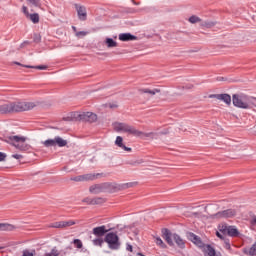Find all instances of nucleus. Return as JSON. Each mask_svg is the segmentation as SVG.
<instances>
[{
	"label": "nucleus",
	"mask_w": 256,
	"mask_h": 256,
	"mask_svg": "<svg viewBox=\"0 0 256 256\" xmlns=\"http://www.w3.org/2000/svg\"><path fill=\"white\" fill-rule=\"evenodd\" d=\"M82 203H87V205H93V198L86 197L82 200Z\"/></svg>",
	"instance_id": "a18cd8bd"
},
{
	"label": "nucleus",
	"mask_w": 256,
	"mask_h": 256,
	"mask_svg": "<svg viewBox=\"0 0 256 256\" xmlns=\"http://www.w3.org/2000/svg\"><path fill=\"white\" fill-rule=\"evenodd\" d=\"M7 159V154L5 152H0V163Z\"/></svg>",
	"instance_id": "49530a36"
},
{
	"label": "nucleus",
	"mask_w": 256,
	"mask_h": 256,
	"mask_svg": "<svg viewBox=\"0 0 256 256\" xmlns=\"http://www.w3.org/2000/svg\"><path fill=\"white\" fill-rule=\"evenodd\" d=\"M12 113H23V111H31L36 107L33 102H10Z\"/></svg>",
	"instance_id": "39448f33"
},
{
	"label": "nucleus",
	"mask_w": 256,
	"mask_h": 256,
	"mask_svg": "<svg viewBox=\"0 0 256 256\" xmlns=\"http://www.w3.org/2000/svg\"><path fill=\"white\" fill-rule=\"evenodd\" d=\"M104 193H117V191H121V185L115 182H104Z\"/></svg>",
	"instance_id": "9b49d317"
},
{
	"label": "nucleus",
	"mask_w": 256,
	"mask_h": 256,
	"mask_svg": "<svg viewBox=\"0 0 256 256\" xmlns=\"http://www.w3.org/2000/svg\"><path fill=\"white\" fill-rule=\"evenodd\" d=\"M50 227L52 229H63V221L53 222L52 224H50Z\"/></svg>",
	"instance_id": "4c0bfd02"
},
{
	"label": "nucleus",
	"mask_w": 256,
	"mask_h": 256,
	"mask_svg": "<svg viewBox=\"0 0 256 256\" xmlns=\"http://www.w3.org/2000/svg\"><path fill=\"white\" fill-rule=\"evenodd\" d=\"M105 45L108 47V49H112L113 47L118 46L117 41L113 40V38H106Z\"/></svg>",
	"instance_id": "bb28decb"
},
{
	"label": "nucleus",
	"mask_w": 256,
	"mask_h": 256,
	"mask_svg": "<svg viewBox=\"0 0 256 256\" xmlns=\"http://www.w3.org/2000/svg\"><path fill=\"white\" fill-rule=\"evenodd\" d=\"M168 133H169L168 130H163V131L160 132V135H167Z\"/></svg>",
	"instance_id": "13d9d810"
},
{
	"label": "nucleus",
	"mask_w": 256,
	"mask_h": 256,
	"mask_svg": "<svg viewBox=\"0 0 256 256\" xmlns=\"http://www.w3.org/2000/svg\"><path fill=\"white\" fill-rule=\"evenodd\" d=\"M232 103L234 107H237L238 109H253V107L255 106V103L253 102V98L243 93L233 94Z\"/></svg>",
	"instance_id": "f257e3e1"
},
{
	"label": "nucleus",
	"mask_w": 256,
	"mask_h": 256,
	"mask_svg": "<svg viewBox=\"0 0 256 256\" xmlns=\"http://www.w3.org/2000/svg\"><path fill=\"white\" fill-rule=\"evenodd\" d=\"M99 177H103V173L84 174L83 175L84 181H95V179H99Z\"/></svg>",
	"instance_id": "4be33fe9"
},
{
	"label": "nucleus",
	"mask_w": 256,
	"mask_h": 256,
	"mask_svg": "<svg viewBox=\"0 0 256 256\" xmlns=\"http://www.w3.org/2000/svg\"><path fill=\"white\" fill-rule=\"evenodd\" d=\"M64 119V121H71V118H69V117H66V118H63Z\"/></svg>",
	"instance_id": "680f3d73"
},
{
	"label": "nucleus",
	"mask_w": 256,
	"mask_h": 256,
	"mask_svg": "<svg viewBox=\"0 0 256 256\" xmlns=\"http://www.w3.org/2000/svg\"><path fill=\"white\" fill-rule=\"evenodd\" d=\"M33 43H41V34L39 33L33 34Z\"/></svg>",
	"instance_id": "a19ab883"
},
{
	"label": "nucleus",
	"mask_w": 256,
	"mask_h": 256,
	"mask_svg": "<svg viewBox=\"0 0 256 256\" xmlns=\"http://www.w3.org/2000/svg\"><path fill=\"white\" fill-rule=\"evenodd\" d=\"M115 131H123V133H129V135H133L134 137H141V135L144 137H151V135H153V132L144 133L143 131H139L135 129V127L125 123H117L115 126Z\"/></svg>",
	"instance_id": "f03ea898"
},
{
	"label": "nucleus",
	"mask_w": 256,
	"mask_h": 256,
	"mask_svg": "<svg viewBox=\"0 0 256 256\" xmlns=\"http://www.w3.org/2000/svg\"><path fill=\"white\" fill-rule=\"evenodd\" d=\"M105 201L107 200L103 197H95V198H92V205H103Z\"/></svg>",
	"instance_id": "cd10ccee"
},
{
	"label": "nucleus",
	"mask_w": 256,
	"mask_h": 256,
	"mask_svg": "<svg viewBox=\"0 0 256 256\" xmlns=\"http://www.w3.org/2000/svg\"><path fill=\"white\" fill-rule=\"evenodd\" d=\"M89 192L92 193V195H99V193H105L103 183L90 186Z\"/></svg>",
	"instance_id": "2eb2a0df"
},
{
	"label": "nucleus",
	"mask_w": 256,
	"mask_h": 256,
	"mask_svg": "<svg viewBox=\"0 0 256 256\" xmlns=\"http://www.w3.org/2000/svg\"><path fill=\"white\" fill-rule=\"evenodd\" d=\"M216 81H227L225 77H217Z\"/></svg>",
	"instance_id": "6e6d98bb"
},
{
	"label": "nucleus",
	"mask_w": 256,
	"mask_h": 256,
	"mask_svg": "<svg viewBox=\"0 0 256 256\" xmlns=\"http://www.w3.org/2000/svg\"><path fill=\"white\" fill-rule=\"evenodd\" d=\"M104 241L112 251H119L121 249V241L117 232H108L104 237Z\"/></svg>",
	"instance_id": "7ed1b4c3"
},
{
	"label": "nucleus",
	"mask_w": 256,
	"mask_h": 256,
	"mask_svg": "<svg viewBox=\"0 0 256 256\" xmlns=\"http://www.w3.org/2000/svg\"><path fill=\"white\" fill-rule=\"evenodd\" d=\"M201 27H205L206 29H211V27H215L217 25L216 22L213 21H203L201 22Z\"/></svg>",
	"instance_id": "c85d7f7f"
},
{
	"label": "nucleus",
	"mask_w": 256,
	"mask_h": 256,
	"mask_svg": "<svg viewBox=\"0 0 256 256\" xmlns=\"http://www.w3.org/2000/svg\"><path fill=\"white\" fill-rule=\"evenodd\" d=\"M42 145L44 147H67V140L56 136L54 139H47L44 142H42Z\"/></svg>",
	"instance_id": "0eeeda50"
},
{
	"label": "nucleus",
	"mask_w": 256,
	"mask_h": 256,
	"mask_svg": "<svg viewBox=\"0 0 256 256\" xmlns=\"http://www.w3.org/2000/svg\"><path fill=\"white\" fill-rule=\"evenodd\" d=\"M110 109H117V104H109Z\"/></svg>",
	"instance_id": "4d7b16f0"
},
{
	"label": "nucleus",
	"mask_w": 256,
	"mask_h": 256,
	"mask_svg": "<svg viewBox=\"0 0 256 256\" xmlns=\"http://www.w3.org/2000/svg\"><path fill=\"white\" fill-rule=\"evenodd\" d=\"M0 113L1 115H8L10 113H13L11 108V102L0 105Z\"/></svg>",
	"instance_id": "412c9836"
},
{
	"label": "nucleus",
	"mask_w": 256,
	"mask_h": 256,
	"mask_svg": "<svg viewBox=\"0 0 256 256\" xmlns=\"http://www.w3.org/2000/svg\"><path fill=\"white\" fill-rule=\"evenodd\" d=\"M73 225H76V222L73 220H68V221H62V227L63 229L67 227H73Z\"/></svg>",
	"instance_id": "e433bc0d"
},
{
	"label": "nucleus",
	"mask_w": 256,
	"mask_h": 256,
	"mask_svg": "<svg viewBox=\"0 0 256 256\" xmlns=\"http://www.w3.org/2000/svg\"><path fill=\"white\" fill-rule=\"evenodd\" d=\"M115 145L117 147H120V149L127 151L128 153H131V151H132V149L130 147L125 146V144L123 143V137H121V136L116 137Z\"/></svg>",
	"instance_id": "6ab92c4d"
},
{
	"label": "nucleus",
	"mask_w": 256,
	"mask_h": 256,
	"mask_svg": "<svg viewBox=\"0 0 256 256\" xmlns=\"http://www.w3.org/2000/svg\"><path fill=\"white\" fill-rule=\"evenodd\" d=\"M186 237H187L188 241H191V243L196 245V247H198L199 249H203V247H205L203 240L197 234H195L193 232H187Z\"/></svg>",
	"instance_id": "9d476101"
},
{
	"label": "nucleus",
	"mask_w": 256,
	"mask_h": 256,
	"mask_svg": "<svg viewBox=\"0 0 256 256\" xmlns=\"http://www.w3.org/2000/svg\"><path fill=\"white\" fill-rule=\"evenodd\" d=\"M250 225H252V227H255L256 225V216L253 215L252 218L250 219Z\"/></svg>",
	"instance_id": "8fccbe9b"
},
{
	"label": "nucleus",
	"mask_w": 256,
	"mask_h": 256,
	"mask_svg": "<svg viewBox=\"0 0 256 256\" xmlns=\"http://www.w3.org/2000/svg\"><path fill=\"white\" fill-rule=\"evenodd\" d=\"M22 11H23L24 15L26 16V18L29 17V15H30V14H29V10L27 9L26 6H23V7H22Z\"/></svg>",
	"instance_id": "09e8293b"
},
{
	"label": "nucleus",
	"mask_w": 256,
	"mask_h": 256,
	"mask_svg": "<svg viewBox=\"0 0 256 256\" xmlns=\"http://www.w3.org/2000/svg\"><path fill=\"white\" fill-rule=\"evenodd\" d=\"M12 157L13 159H23V155L21 154H13Z\"/></svg>",
	"instance_id": "864d4df0"
},
{
	"label": "nucleus",
	"mask_w": 256,
	"mask_h": 256,
	"mask_svg": "<svg viewBox=\"0 0 256 256\" xmlns=\"http://www.w3.org/2000/svg\"><path fill=\"white\" fill-rule=\"evenodd\" d=\"M76 119H78V121H85L87 123H95V121H97V114L93 112H83L78 114Z\"/></svg>",
	"instance_id": "1a4fd4ad"
},
{
	"label": "nucleus",
	"mask_w": 256,
	"mask_h": 256,
	"mask_svg": "<svg viewBox=\"0 0 256 256\" xmlns=\"http://www.w3.org/2000/svg\"><path fill=\"white\" fill-rule=\"evenodd\" d=\"M235 215H237V210L226 209L224 211H219L216 214H213L212 219H233Z\"/></svg>",
	"instance_id": "6e6552de"
},
{
	"label": "nucleus",
	"mask_w": 256,
	"mask_h": 256,
	"mask_svg": "<svg viewBox=\"0 0 256 256\" xmlns=\"http://www.w3.org/2000/svg\"><path fill=\"white\" fill-rule=\"evenodd\" d=\"M30 7H41V0H27Z\"/></svg>",
	"instance_id": "c9c22d12"
},
{
	"label": "nucleus",
	"mask_w": 256,
	"mask_h": 256,
	"mask_svg": "<svg viewBox=\"0 0 256 256\" xmlns=\"http://www.w3.org/2000/svg\"><path fill=\"white\" fill-rule=\"evenodd\" d=\"M30 43L31 42H29V41H24V43H22L20 47H23L24 45H29Z\"/></svg>",
	"instance_id": "bf43d9fd"
},
{
	"label": "nucleus",
	"mask_w": 256,
	"mask_h": 256,
	"mask_svg": "<svg viewBox=\"0 0 256 256\" xmlns=\"http://www.w3.org/2000/svg\"><path fill=\"white\" fill-rule=\"evenodd\" d=\"M209 99H218V101H223L226 105H231V95L224 94H210Z\"/></svg>",
	"instance_id": "f8f14e48"
},
{
	"label": "nucleus",
	"mask_w": 256,
	"mask_h": 256,
	"mask_svg": "<svg viewBox=\"0 0 256 256\" xmlns=\"http://www.w3.org/2000/svg\"><path fill=\"white\" fill-rule=\"evenodd\" d=\"M72 244L74 245V247L76 248V249H83V241H81V239H74L73 241H72Z\"/></svg>",
	"instance_id": "f704fd0d"
},
{
	"label": "nucleus",
	"mask_w": 256,
	"mask_h": 256,
	"mask_svg": "<svg viewBox=\"0 0 256 256\" xmlns=\"http://www.w3.org/2000/svg\"><path fill=\"white\" fill-rule=\"evenodd\" d=\"M135 185H137V183L135 182H128L125 184L120 185V191H123L125 189H131V187H135Z\"/></svg>",
	"instance_id": "473e14b6"
},
{
	"label": "nucleus",
	"mask_w": 256,
	"mask_h": 256,
	"mask_svg": "<svg viewBox=\"0 0 256 256\" xmlns=\"http://www.w3.org/2000/svg\"><path fill=\"white\" fill-rule=\"evenodd\" d=\"M218 230L222 235H228V237H239L241 235V232H239V229H237V226H230L227 223L219 224Z\"/></svg>",
	"instance_id": "423d86ee"
},
{
	"label": "nucleus",
	"mask_w": 256,
	"mask_h": 256,
	"mask_svg": "<svg viewBox=\"0 0 256 256\" xmlns=\"http://www.w3.org/2000/svg\"><path fill=\"white\" fill-rule=\"evenodd\" d=\"M139 93H148L149 95H155L156 93H161V89L155 88L153 90H150L148 88H142L139 89Z\"/></svg>",
	"instance_id": "393cba45"
},
{
	"label": "nucleus",
	"mask_w": 256,
	"mask_h": 256,
	"mask_svg": "<svg viewBox=\"0 0 256 256\" xmlns=\"http://www.w3.org/2000/svg\"><path fill=\"white\" fill-rule=\"evenodd\" d=\"M119 41H137V36L131 34V33H121L118 36Z\"/></svg>",
	"instance_id": "f3484780"
},
{
	"label": "nucleus",
	"mask_w": 256,
	"mask_h": 256,
	"mask_svg": "<svg viewBox=\"0 0 256 256\" xmlns=\"http://www.w3.org/2000/svg\"><path fill=\"white\" fill-rule=\"evenodd\" d=\"M164 240L170 247L175 246V243L173 242V236H168V237L164 238Z\"/></svg>",
	"instance_id": "ea45409f"
},
{
	"label": "nucleus",
	"mask_w": 256,
	"mask_h": 256,
	"mask_svg": "<svg viewBox=\"0 0 256 256\" xmlns=\"http://www.w3.org/2000/svg\"><path fill=\"white\" fill-rule=\"evenodd\" d=\"M8 139L9 141H14L11 145L19 151H29V149H31V145L25 143V141H27L25 136H9Z\"/></svg>",
	"instance_id": "20e7f679"
},
{
	"label": "nucleus",
	"mask_w": 256,
	"mask_h": 256,
	"mask_svg": "<svg viewBox=\"0 0 256 256\" xmlns=\"http://www.w3.org/2000/svg\"><path fill=\"white\" fill-rule=\"evenodd\" d=\"M22 256H35V250H24Z\"/></svg>",
	"instance_id": "37998d69"
},
{
	"label": "nucleus",
	"mask_w": 256,
	"mask_h": 256,
	"mask_svg": "<svg viewBox=\"0 0 256 256\" xmlns=\"http://www.w3.org/2000/svg\"><path fill=\"white\" fill-rule=\"evenodd\" d=\"M27 19H30V21H32V23L37 24L39 23V14L38 13H33L30 14Z\"/></svg>",
	"instance_id": "2f4dec72"
},
{
	"label": "nucleus",
	"mask_w": 256,
	"mask_h": 256,
	"mask_svg": "<svg viewBox=\"0 0 256 256\" xmlns=\"http://www.w3.org/2000/svg\"><path fill=\"white\" fill-rule=\"evenodd\" d=\"M183 89H193V84H186Z\"/></svg>",
	"instance_id": "5fc2aeb1"
},
{
	"label": "nucleus",
	"mask_w": 256,
	"mask_h": 256,
	"mask_svg": "<svg viewBox=\"0 0 256 256\" xmlns=\"http://www.w3.org/2000/svg\"><path fill=\"white\" fill-rule=\"evenodd\" d=\"M155 243H156V245H158V247H161V249H167V244H165V242H163L161 237H156Z\"/></svg>",
	"instance_id": "72a5a7b5"
},
{
	"label": "nucleus",
	"mask_w": 256,
	"mask_h": 256,
	"mask_svg": "<svg viewBox=\"0 0 256 256\" xmlns=\"http://www.w3.org/2000/svg\"><path fill=\"white\" fill-rule=\"evenodd\" d=\"M75 9L77 11L78 19L80 21H85L87 19V8L79 4H75Z\"/></svg>",
	"instance_id": "4468645a"
},
{
	"label": "nucleus",
	"mask_w": 256,
	"mask_h": 256,
	"mask_svg": "<svg viewBox=\"0 0 256 256\" xmlns=\"http://www.w3.org/2000/svg\"><path fill=\"white\" fill-rule=\"evenodd\" d=\"M14 65H19L20 67H25L26 69H39L40 71H45L49 68L48 65L31 66V65L21 64L20 62H14Z\"/></svg>",
	"instance_id": "a211bd4d"
},
{
	"label": "nucleus",
	"mask_w": 256,
	"mask_h": 256,
	"mask_svg": "<svg viewBox=\"0 0 256 256\" xmlns=\"http://www.w3.org/2000/svg\"><path fill=\"white\" fill-rule=\"evenodd\" d=\"M72 29H73L74 33H76V34L78 33V32H77V27L72 26Z\"/></svg>",
	"instance_id": "052dcab7"
},
{
	"label": "nucleus",
	"mask_w": 256,
	"mask_h": 256,
	"mask_svg": "<svg viewBox=\"0 0 256 256\" xmlns=\"http://www.w3.org/2000/svg\"><path fill=\"white\" fill-rule=\"evenodd\" d=\"M202 249L204 256H216L217 251H215V248L211 246V244H205V246Z\"/></svg>",
	"instance_id": "dca6fc26"
},
{
	"label": "nucleus",
	"mask_w": 256,
	"mask_h": 256,
	"mask_svg": "<svg viewBox=\"0 0 256 256\" xmlns=\"http://www.w3.org/2000/svg\"><path fill=\"white\" fill-rule=\"evenodd\" d=\"M87 35L86 31H79L76 32V37H85Z\"/></svg>",
	"instance_id": "de8ad7c7"
},
{
	"label": "nucleus",
	"mask_w": 256,
	"mask_h": 256,
	"mask_svg": "<svg viewBox=\"0 0 256 256\" xmlns=\"http://www.w3.org/2000/svg\"><path fill=\"white\" fill-rule=\"evenodd\" d=\"M223 241L225 249L228 251L231 250V241L228 238H224Z\"/></svg>",
	"instance_id": "79ce46f5"
},
{
	"label": "nucleus",
	"mask_w": 256,
	"mask_h": 256,
	"mask_svg": "<svg viewBox=\"0 0 256 256\" xmlns=\"http://www.w3.org/2000/svg\"><path fill=\"white\" fill-rule=\"evenodd\" d=\"M135 235L139 234V230L134 231Z\"/></svg>",
	"instance_id": "e2e57ef3"
},
{
	"label": "nucleus",
	"mask_w": 256,
	"mask_h": 256,
	"mask_svg": "<svg viewBox=\"0 0 256 256\" xmlns=\"http://www.w3.org/2000/svg\"><path fill=\"white\" fill-rule=\"evenodd\" d=\"M71 181H76V183L84 181L83 175L75 176V177L71 178Z\"/></svg>",
	"instance_id": "c03bdc74"
},
{
	"label": "nucleus",
	"mask_w": 256,
	"mask_h": 256,
	"mask_svg": "<svg viewBox=\"0 0 256 256\" xmlns=\"http://www.w3.org/2000/svg\"><path fill=\"white\" fill-rule=\"evenodd\" d=\"M161 233L162 239H166L167 237H173V233H171V230H169L168 228H162Z\"/></svg>",
	"instance_id": "c756f323"
},
{
	"label": "nucleus",
	"mask_w": 256,
	"mask_h": 256,
	"mask_svg": "<svg viewBox=\"0 0 256 256\" xmlns=\"http://www.w3.org/2000/svg\"><path fill=\"white\" fill-rule=\"evenodd\" d=\"M173 239H174V242L176 243L177 247H179V249H185V240H183V238H181V236H179V234L174 233Z\"/></svg>",
	"instance_id": "aec40b11"
},
{
	"label": "nucleus",
	"mask_w": 256,
	"mask_h": 256,
	"mask_svg": "<svg viewBox=\"0 0 256 256\" xmlns=\"http://www.w3.org/2000/svg\"><path fill=\"white\" fill-rule=\"evenodd\" d=\"M16 227L9 223H0V231H14Z\"/></svg>",
	"instance_id": "b1692460"
},
{
	"label": "nucleus",
	"mask_w": 256,
	"mask_h": 256,
	"mask_svg": "<svg viewBox=\"0 0 256 256\" xmlns=\"http://www.w3.org/2000/svg\"><path fill=\"white\" fill-rule=\"evenodd\" d=\"M109 231H111V229H107V226L102 225L93 228L92 233L95 235V237H105Z\"/></svg>",
	"instance_id": "ddd939ff"
},
{
	"label": "nucleus",
	"mask_w": 256,
	"mask_h": 256,
	"mask_svg": "<svg viewBox=\"0 0 256 256\" xmlns=\"http://www.w3.org/2000/svg\"><path fill=\"white\" fill-rule=\"evenodd\" d=\"M216 237H218V239H221V241H223L225 239V236H223V234H221V231H216Z\"/></svg>",
	"instance_id": "3c124183"
},
{
	"label": "nucleus",
	"mask_w": 256,
	"mask_h": 256,
	"mask_svg": "<svg viewBox=\"0 0 256 256\" xmlns=\"http://www.w3.org/2000/svg\"><path fill=\"white\" fill-rule=\"evenodd\" d=\"M92 243L97 247H103V244L105 243V239H102V237H97L92 241Z\"/></svg>",
	"instance_id": "7c9ffc66"
},
{
	"label": "nucleus",
	"mask_w": 256,
	"mask_h": 256,
	"mask_svg": "<svg viewBox=\"0 0 256 256\" xmlns=\"http://www.w3.org/2000/svg\"><path fill=\"white\" fill-rule=\"evenodd\" d=\"M243 253L245 255H250V256H256V242L250 247L249 250L246 248L243 249Z\"/></svg>",
	"instance_id": "a878e982"
},
{
	"label": "nucleus",
	"mask_w": 256,
	"mask_h": 256,
	"mask_svg": "<svg viewBox=\"0 0 256 256\" xmlns=\"http://www.w3.org/2000/svg\"><path fill=\"white\" fill-rule=\"evenodd\" d=\"M66 249H69L71 251V249H73V247L68 246V247H66Z\"/></svg>",
	"instance_id": "0e129e2a"
},
{
	"label": "nucleus",
	"mask_w": 256,
	"mask_h": 256,
	"mask_svg": "<svg viewBox=\"0 0 256 256\" xmlns=\"http://www.w3.org/2000/svg\"><path fill=\"white\" fill-rule=\"evenodd\" d=\"M126 163L127 165H131L132 167H139V165H143V163H145V160L143 158H138L136 160H130Z\"/></svg>",
	"instance_id": "5701e85b"
},
{
	"label": "nucleus",
	"mask_w": 256,
	"mask_h": 256,
	"mask_svg": "<svg viewBox=\"0 0 256 256\" xmlns=\"http://www.w3.org/2000/svg\"><path fill=\"white\" fill-rule=\"evenodd\" d=\"M126 251H129L130 253H133V245L127 244Z\"/></svg>",
	"instance_id": "603ef678"
},
{
	"label": "nucleus",
	"mask_w": 256,
	"mask_h": 256,
	"mask_svg": "<svg viewBox=\"0 0 256 256\" xmlns=\"http://www.w3.org/2000/svg\"><path fill=\"white\" fill-rule=\"evenodd\" d=\"M189 23L195 24V23H201V18H199V16H195L192 15L189 19H188Z\"/></svg>",
	"instance_id": "58836bf2"
}]
</instances>
